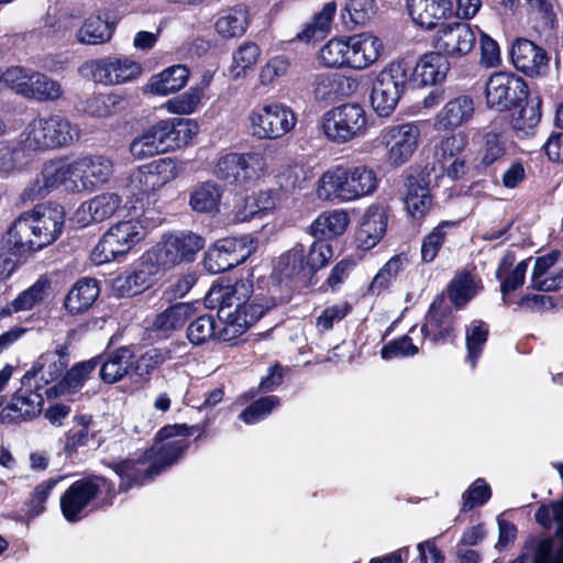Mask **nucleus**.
I'll return each mask as SVG.
<instances>
[{
	"mask_svg": "<svg viewBox=\"0 0 563 563\" xmlns=\"http://www.w3.org/2000/svg\"><path fill=\"white\" fill-rule=\"evenodd\" d=\"M64 212L60 206L36 205L22 212L3 236V246L16 256H25L52 244L60 234Z\"/></svg>",
	"mask_w": 563,
	"mask_h": 563,
	"instance_id": "nucleus-1",
	"label": "nucleus"
},
{
	"mask_svg": "<svg viewBox=\"0 0 563 563\" xmlns=\"http://www.w3.org/2000/svg\"><path fill=\"white\" fill-rule=\"evenodd\" d=\"M253 285L250 280H239L233 285H214L205 297L206 305L218 309L220 319L224 320V333L233 336L243 334L269 308L250 301Z\"/></svg>",
	"mask_w": 563,
	"mask_h": 563,
	"instance_id": "nucleus-2",
	"label": "nucleus"
},
{
	"mask_svg": "<svg viewBox=\"0 0 563 563\" xmlns=\"http://www.w3.org/2000/svg\"><path fill=\"white\" fill-rule=\"evenodd\" d=\"M377 187L378 177L372 167L336 165L321 175L316 194L323 201L346 203L373 195Z\"/></svg>",
	"mask_w": 563,
	"mask_h": 563,
	"instance_id": "nucleus-3",
	"label": "nucleus"
},
{
	"mask_svg": "<svg viewBox=\"0 0 563 563\" xmlns=\"http://www.w3.org/2000/svg\"><path fill=\"white\" fill-rule=\"evenodd\" d=\"M534 518L544 529H551L555 525V536L560 541L558 551L554 552L552 538L530 537L525 543L523 553L510 563H563V501L542 504Z\"/></svg>",
	"mask_w": 563,
	"mask_h": 563,
	"instance_id": "nucleus-4",
	"label": "nucleus"
},
{
	"mask_svg": "<svg viewBox=\"0 0 563 563\" xmlns=\"http://www.w3.org/2000/svg\"><path fill=\"white\" fill-rule=\"evenodd\" d=\"M77 123L60 114L38 117L27 123L21 132V144L33 153L68 146L80 139Z\"/></svg>",
	"mask_w": 563,
	"mask_h": 563,
	"instance_id": "nucleus-5",
	"label": "nucleus"
},
{
	"mask_svg": "<svg viewBox=\"0 0 563 563\" xmlns=\"http://www.w3.org/2000/svg\"><path fill=\"white\" fill-rule=\"evenodd\" d=\"M184 170V164L170 157H164L140 166L128 179L126 189L141 208L156 202V192L166 184L176 179Z\"/></svg>",
	"mask_w": 563,
	"mask_h": 563,
	"instance_id": "nucleus-6",
	"label": "nucleus"
},
{
	"mask_svg": "<svg viewBox=\"0 0 563 563\" xmlns=\"http://www.w3.org/2000/svg\"><path fill=\"white\" fill-rule=\"evenodd\" d=\"M267 169L264 152L227 153L217 158L212 174L227 185L244 187L262 178Z\"/></svg>",
	"mask_w": 563,
	"mask_h": 563,
	"instance_id": "nucleus-7",
	"label": "nucleus"
},
{
	"mask_svg": "<svg viewBox=\"0 0 563 563\" xmlns=\"http://www.w3.org/2000/svg\"><path fill=\"white\" fill-rule=\"evenodd\" d=\"M410 70L407 62L395 60L377 74L372 84L371 104L379 117H388L395 111L406 90Z\"/></svg>",
	"mask_w": 563,
	"mask_h": 563,
	"instance_id": "nucleus-8",
	"label": "nucleus"
},
{
	"mask_svg": "<svg viewBox=\"0 0 563 563\" xmlns=\"http://www.w3.org/2000/svg\"><path fill=\"white\" fill-rule=\"evenodd\" d=\"M198 430V426L185 423L163 427L156 435L155 443L147 451L148 459L152 460L147 468L150 474H159L176 463L189 448L188 438Z\"/></svg>",
	"mask_w": 563,
	"mask_h": 563,
	"instance_id": "nucleus-9",
	"label": "nucleus"
},
{
	"mask_svg": "<svg viewBox=\"0 0 563 563\" xmlns=\"http://www.w3.org/2000/svg\"><path fill=\"white\" fill-rule=\"evenodd\" d=\"M146 231L140 221H119L111 225L91 252L96 265L111 262L128 254L145 238Z\"/></svg>",
	"mask_w": 563,
	"mask_h": 563,
	"instance_id": "nucleus-10",
	"label": "nucleus"
},
{
	"mask_svg": "<svg viewBox=\"0 0 563 563\" xmlns=\"http://www.w3.org/2000/svg\"><path fill=\"white\" fill-rule=\"evenodd\" d=\"M205 244V239L191 231L168 234L147 252V260L157 267L169 269L181 263L194 262Z\"/></svg>",
	"mask_w": 563,
	"mask_h": 563,
	"instance_id": "nucleus-11",
	"label": "nucleus"
},
{
	"mask_svg": "<svg viewBox=\"0 0 563 563\" xmlns=\"http://www.w3.org/2000/svg\"><path fill=\"white\" fill-rule=\"evenodd\" d=\"M249 128L258 140H277L296 125L295 112L284 103L268 102L255 106L247 115Z\"/></svg>",
	"mask_w": 563,
	"mask_h": 563,
	"instance_id": "nucleus-12",
	"label": "nucleus"
},
{
	"mask_svg": "<svg viewBox=\"0 0 563 563\" xmlns=\"http://www.w3.org/2000/svg\"><path fill=\"white\" fill-rule=\"evenodd\" d=\"M325 136L335 143L361 137L367 130V115L358 103H344L327 111L322 118Z\"/></svg>",
	"mask_w": 563,
	"mask_h": 563,
	"instance_id": "nucleus-13",
	"label": "nucleus"
},
{
	"mask_svg": "<svg viewBox=\"0 0 563 563\" xmlns=\"http://www.w3.org/2000/svg\"><path fill=\"white\" fill-rule=\"evenodd\" d=\"M198 132V125L188 119L168 118L159 120L142 134L156 155L187 145Z\"/></svg>",
	"mask_w": 563,
	"mask_h": 563,
	"instance_id": "nucleus-14",
	"label": "nucleus"
},
{
	"mask_svg": "<svg viewBox=\"0 0 563 563\" xmlns=\"http://www.w3.org/2000/svg\"><path fill=\"white\" fill-rule=\"evenodd\" d=\"M198 132V125L188 119L168 118L159 120L142 134L156 155L187 145Z\"/></svg>",
	"mask_w": 563,
	"mask_h": 563,
	"instance_id": "nucleus-15",
	"label": "nucleus"
},
{
	"mask_svg": "<svg viewBox=\"0 0 563 563\" xmlns=\"http://www.w3.org/2000/svg\"><path fill=\"white\" fill-rule=\"evenodd\" d=\"M528 93L526 81L512 73H494L486 81V103L497 111L519 107Z\"/></svg>",
	"mask_w": 563,
	"mask_h": 563,
	"instance_id": "nucleus-16",
	"label": "nucleus"
},
{
	"mask_svg": "<svg viewBox=\"0 0 563 563\" xmlns=\"http://www.w3.org/2000/svg\"><path fill=\"white\" fill-rule=\"evenodd\" d=\"M421 131L416 123L389 125L382 130L380 140L387 147V159L394 166L407 163L418 148Z\"/></svg>",
	"mask_w": 563,
	"mask_h": 563,
	"instance_id": "nucleus-17",
	"label": "nucleus"
},
{
	"mask_svg": "<svg viewBox=\"0 0 563 563\" xmlns=\"http://www.w3.org/2000/svg\"><path fill=\"white\" fill-rule=\"evenodd\" d=\"M92 79L102 85H120L136 79L142 73L140 63L129 57L108 56L86 64Z\"/></svg>",
	"mask_w": 563,
	"mask_h": 563,
	"instance_id": "nucleus-18",
	"label": "nucleus"
},
{
	"mask_svg": "<svg viewBox=\"0 0 563 563\" xmlns=\"http://www.w3.org/2000/svg\"><path fill=\"white\" fill-rule=\"evenodd\" d=\"M106 484L107 481L103 477H87L73 483L60 496V510L65 519L70 522L80 520L85 508Z\"/></svg>",
	"mask_w": 563,
	"mask_h": 563,
	"instance_id": "nucleus-19",
	"label": "nucleus"
},
{
	"mask_svg": "<svg viewBox=\"0 0 563 563\" xmlns=\"http://www.w3.org/2000/svg\"><path fill=\"white\" fill-rule=\"evenodd\" d=\"M476 44L474 29L465 22L442 24L437 32L434 47L443 55L452 58L466 56Z\"/></svg>",
	"mask_w": 563,
	"mask_h": 563,
	"instance_id": "nucleus-20",
	"label": "nucleus"
},
{
	"mask_svg": "<svg viewBox=\"0 0 563 563\" xmlns=\"http://www.w3.org/2000/svg\"><path fill=\"white\" fill-rule=\"evenodd\" d=\"M43 396L34 387L22 385L11 401L1 409V423H19L37 417L43 410Z\"/></svg>",
	"mask_w": 563,
	"mask_h": 563,
	"instance_id": "nucleus-21",
	"label": "nucleus"
},
{
	"mask_svg": "<svg viewBox=\"0 0 563 563\" xmlns=\"http://www.w3.org/2000/svg\"><path fill=\"white\" fill-rule=\"evenodd\" d=\"M514 66L528 76H540L548 69L549 57L545 51L533 42L519 38L511 47Z\"/></svg>",
	"mask_w": 563,
	"mask_h": 563,
	"instance_id": "nucleus-22",
	"label": "nucleus"
},
{
	"mask_svg": "<svg viewBox=\"0 0 563 563\" xmlns=\"http://www.w3.org/2000/svg\"><path fill=\"white\" fill-rule=\"evenodd\" d=\"M77 181L84 189H93L110 180L113 175V162L101 155L82 156L74 159Z\"/></svg>",
	"mask_w": 563,
	"mask_h": 563,
	"instance_id": "nucleus-23",
	"label": "nucleus"
},
{
	"mask_svg": "<svg viewBox=\"0 0 563 563\" xmlns=\"http://www.w3.org/2000/svg\"><path fill=\"white\" fill-rule=\"evenodd\" d=\"M67 366L64 355L57 352H47L42 354L27 371L23 378L22 385L40 388V383L47 385L59 378Z\"/></svg>",
	"mask_w": 563,
	"mask_h": 563,
	"instance_id": "nucleus-24",
	"label": "nucleus"
},
{
	"mask_svg": "<svg viewBox=\"0 0 563 563\" xmlns=\"http://www.w3.org/2000/svg\"><path fill=\"white\" fill-rule=\"evenodd\" d=\"M412 21L426 30L434 29L452 13L450 0H407Z\"/></svg>",
	"mask_w": 563,
	"mask_h": 563,
	"instance_id": "nucleus-25",
	"label": "nucleus"
},
{
	"mask_svg": "<svg viewBox=\"0 0 563 563\" xmlns=\"http://www.w3.org/2000/svg\"><path fill=\"white\" fill-rule=\"evenodd\" d=\"M350 67L364 69L378 60L383 52L382 41L368 33L349 37Z\"/></svg>",
	"mask_w": 563,
	"mask_h": 563,
	"instance_id": "nucleus-26",
	"label": "nucleus"
},
{
	"mask_svg": "<svg viewBox=\"0 0 563 563\" xmlns=\"http://www.w3.org/2000/svg\"><path fill=\"white\" fill-rule=\"evenodd\" d=\"M387 228V214L383 207L371 206L363 216L356 242L358 247L369 250L374 247L384 236Z\"/></svg>",
	"mask_w": 563,
	"mask_h": 563,
	"instance_id": "nucleus-27",
	"label": "nucleus"
},
{
	"mask_svg": "<svg viewBox=\"0 0 563 563\" xmlns=\"http://www.w3.org/2000/svg\"><path fill=\"white\" fill-rule=\"evenodd\" d=\"M559 257V252H551L536 260L531 274V288L539 291H554L563 286V271L551 272Z\"/></svg>",
	"mask_w": 563,
	"mask_h": 563,
	"instance_id": "nucleus-28",
	"label": "nucleus"
},
{
	"mask_svg": "<svg viewBox=\"0 0 563 563\" xmlns=\"http://www.w3.org/2000/svg\"><path fill=\"white\" fill-rule=\"evenodd\" d=\"M474 114V102L468 96H459L448 101L435 117L440 130L454 129L467 122Z\"/></svg>",
	"mask_w": 563,
	"mask_h": 563,
	"instance_id": "nucleus-29",
	"label": "nucleus"
},
{
	"mask_svg": "<svg viewBox=\"0 0 563 563\" xmlns=\"http://www.w3.org/2000/svg\"><path fill=\"white\" fill-rule=\"evenodd\" d=\"M449 62L439 51L422 56L412 71L413 81L418 86L435 85L446 77Z\"/></svg>",
	"mask_w": 563,
	"mask_h": 563,
	"instance_id": "nucleus-30",
	"label": "nucleus"
},
{
	"mask_svg": "<svg viewBox=\"0 0 563 563\" xmlns=\"http://www.w3.org/2000/svg\"><path fill=\"white\" fill-rule=\"evenodd\" d=\"M114 24L100 14H90L76 31L75 38L81 45H102L113 36Z\"/></svg>",
	"mask_w": 563,
	"mask_h": 563,
	"instance_id": "nucleus-31",
	"label": "nucleus"
},
{
	"mask_svg": "<svg viewBox=\"0 0 563 563\" xmlns=\"http://www.w3.org/2000/svg\"><path fill=\"white\" fill-rule=\"evenodd\" d=\"M406 186V210L415 219L423 218L432 208V197L424 177H409Z\"/></svg>",
	"mask_w": 563,
	"mask_h": 563,
	"instance_id": "nucleus-32",
	"label": "nucleus"
},
{
	"mask_svg": "<svg viewBox=\"0 0 563 563\" xmlns=\"http://www.w3.org/2000/svg\"><path fill=\"white\" fill-rule=\"evenodd\" d=\"M154 264L147 260L146 254L139 269L115 279L114 288L117 292L122 297H132L148 288L153 283L152 276L157 272Z\"/></svg>",
	"mask_w": 563,
	"mask_h": 563,
	"instance_id": "nucleus-33",
	"label": "nucleus"
},
{
	"mask_svg": "<svg viewBox=\"0 0 563 563\" xmlns=\"http://www.w3.org/2000/svg\"><path fill=\"white\" fill-rule=\"evenodd\" d=\"M152 460L147 452L142 457L129 459L113 465V471L121 478L120 489L128 490L133 483L143 484L146 478H152L156 474H150L147 471Z\"/></svg>",
	"mask_w": 563,
	"mask_h": 563,
	"instance_id": "nucleus-34",
	"label": "nucleus"
},
{
	"mask_svg": "<svg viewBox=\"0 0 563 563\" xmlns=\"http://www.w3.org/2000/svg\"><path fill=\"white\" fill-rule=\"evenodd\" d=\"M514 262L515 256L511 253H507L496 269V277L501 282L500 291L505 303H508L506 295L523 285L528 269V260H525L518 263L516 267L509 272Z\"/></svg>",
	"mask_w": 563,
	"mask_h": 563,
	"instance_id": "nucleus-35",
	"label": "nucleus"
},
{
	"mask_svg": "<svg viewBox=\"0 0 563 563\" xmlns=\"http://www.w3.org/2000/svg\"><path fill=\"white\" fill-rule=\"evenodd\" d=\"M222 197V188L211 181H202L192 187L189 194V206L199 213L218 210Z\"/></svg>",
	"mask_w": 563,
	"mask_h": 563,
	"instance_id": "nucleus-36",
	"label": "nucleus"
},
{
	"mask_svg": "<svg viewBox=\"0 0 563 563\" xmlns=\"http://www.w3.org/2000/svg\"><path fill=\"white\" fill-rule=\"evenodd\" d=\"M132 352L128 347H120L111 352L100 365V377L107 384L121 380L131 371Z\"/></svg>",
	"mask_w": 563,
	"mask_h": 563,
	"instance_id": "nucleus-37",
	"label": "nucleus"
},
{
	"mask_svg": "<svg viewBox=\"0 0 563 563\" xmlns=\"http://www.w3.org/2000/svg\"><path fill=\"white\" fill-rule=\"evenodd\" d=\"M99 295L95 279H80L69 290L65 298L64 306L73 314L87 310Z\"/></svg>",
	"mask_w": 563,
	"mask_h": 563,
	"instance_id": "nucleus-38",
	"label": "nucleus"
},
{
	"mask_svg": "<svg viewBox=\"0 0 563 563\" xmlns=\"http://www.w3.org/2000/svg\"><path fill=\"white\" fill-rule=\"evenodd\" d=\"M122 199L115 192L100 194L82 203L78 213H88L92 222H102L111 218L121 207Z\"/></svg>",
	"mask_w": 563,
	"mask_h": 563,
	"instance_id": "nucleus-39",
	"label": "nucleus"
},
{
	"mask_svg": "<svg viewBox=\"0 0 563 563\" xmlns=\"http://www.w3.org/2000/svg\"><path fill=\"white\" fill-rule=\"evenodd\" d=\"M249 25V13L245 7L238 5L219 16L214 23L217 33L223 38L242 36Z\"/></svg>",
	"mask_w": 563,
	"mask_h": 563,
	"instance_id": "nucleus-40",
	"label": "nucleus"
},
{
	"mask_svg": "<svg viewBox=\"0 0 563 563\" xmlns=\"http://www.w3.org/2000/svg\"><path fill=\"white\" fill-rule=\"evenodd\" d=\"M350 223L349 213L344 210L322 212L311 224L313 235L333 238L343 234Z\"/></svg>",
	"mask_w": 563,
	"mask_h": 563,
	"instance_id": "nucleus-41",
	"label": "nucleus"
},
{
	"mask_svg": "<svg viewBox=\"0 0 563 563\" xmlns=\"http://www.w3.org/2000/svg\"><path fill=\"white\" fill-rule=\"evenodd\" d=\"M189 70L184 65H175L151 80V90L156 95H168L180 90L188 80Z\"/></svg>",
	"mask_w": 563,
	"mask_h": 563,
	"instance_id": "nucleus-42",
	"label": "nucleus"
},
{
	"mask_svg": "<svg viewBox=\"0 0 563 563\" xmlns=\"http://www.w3.org/2000/svg\"><path fill=\"white\" fill-rule=\"evenodd\" d=\"M99 361L91 358L74 365L60 380L53 388L56 395H70L77 391L84 383L88 379L89 375L99 366Z\"/></svg>",
	"mask_w": 563,
	"mask_h": 563,
	"instance_id": "nucleus-43",
	"label": "nucleus"
},
{
	"mask_svg": "<svg viewBox=\"0 0 563 563\" xmlns=\"http://www.w3.org/2000/svg\"><path fill=\"white\" fill-rule=\"evenodd\" d=\"M506 154V140L501 130L493 129L483 134L478 153V167L486 168Z\"/></svg>",
	"mask_w": 563,
	"mask_h": 563,
	"instance_id": "nucleus-44",
	"label": "nucleus"
},
{
	"mask_svg": "<svg viewBox=\"0 0 563 563\" xmlns=\"http://www.w3.org/2000/svg\"><path fill=\"white\" fill-rule=\"evenodd\" d=\"M276 268L285 278L308 277L310 274L306 263V250L303 245L296 244L280 256Z\"/></svg>",
	"mask_w": 563,
	"mask_h": 563,
	"instance_id": "nucleus-45",
	"label": "nucleus"
},
{
	"mask_svg": "<svg viewBox=\"0 0 563 563\" xmlns=\"http://www.w3.org/2000/svg\"><path fill=\"white\" fill-rule=\"evenodd\" d=\"M172 355L165 349H150L132 361L131 371L140 380L148 382L152 373L162 366Z\"/></svg>",
	"mask_w": 563,
	"mask_h": 563,
	"instance_id": "nucleus-46",
	"label": "nucleus"
},
{
	"mask_svg": "<svg viewBox=\"0 0 563 563\" xmlns=\"http://www.w3.org/2000/svg\"><path fill=\"white\" fill-rule=\"evenodd\" d=\"M336 13V3L327 2L322 9L317 12L311 23L297 34L300 41L309 42L317 37H323L330 30L331 22Z\"/></svg>",
	"mask_w": 563,
	"mask_h": 563,
	"instance_id": "nucleus-47",
	"label": "nucleus"
},
{
	"mask_svg": "<svg viewBox=\"0 0 563 563\" xmlns=\"http://www.w3.org/2000/svg\"><path fill=\"white\" fill-rule=\"evenodd\" d=\"M42 181L46 184L49 191L65 184L67 180L77 183V173L74 168V161L70 163L64 161H51L46 163L41 173Z\"/></svg>",
	"mask_w": 563,
	"mask_h": 563,
	"instance_id": "nucleus-48",
	"label": "nucleus"
},
{
	"mask_svg": "<svg viewBox=\"0 0 563 563\" xmlns=\"http://www.w3.org/2000/svg\"><path fill=\"white\" fill-rule=\"evenodd\" d=\"M32 154L21 144V134L15 141H0V175L14 172Z\"/></svg>",
	"mask_w": 563,
	"mask_h": 563,
	"instance_id": "nucleus-49",
	"label": "nucleus"
},
{
	"mask_svg": "<svg viewBox=\"0 0 563 563\" xmlns=\"http://www.w3.org/2000/svg\"><path fill=\"white\" fill-rule=\"evenodd\" d=\"M349 37L330 40L319 52L321 64L327 67H350Z\"/></svg>",
	"mask_w": 563,
	"mask_h": 563,
	"instance_id": "nucleus-50",
	"label": "nucleus"
},
{
	"mask_svg": "<svg viewBox=\"0 0 563 563\" xmlns=\"http://www.w3.org/2000/svg\"><path fill=\"white\" fill-rule=\"evenodd\" d=\"M191 316V307L181 302L168 307L156 316L153 328L162 332H170L180 329Z\"/></svg>",
	"mask_w": 563,
	"mask_h": 563,
	"instance_id": "nucleus-51",
	"label": "nucleus"
},
{
	"mask_svg": "<svg viewBox=\"0 0 563 563\" xmlns=\"http://www.w3.org/2000/svg\"><path fill=\"white\" fill-rule=\"evenodd\" d=\"M261 55L260 47L253 42L243 43L234 53L233 62L229 68L230 76L233 79L244 77L258 62Z\"/></svg>",
	"mask_w": 563,
	"mask_h": 563,
	"instance_id": "nucleus-52",
	"label": "nucleus"
},
{
	"mask_svg": "<svg viewBox=\"0 0 563 563\" xmlns=\"http://www.w3.org/2000/svg\"><path fill=\"white\" fill-rule=\"evenodd\" d=\"M457 225L455 221L440 222L421 243V258L424 263H431L435 260L440 249L445 242L449 232Z\"/></svg>",
	"mask_w": 563,
	"mask_h": 563,
	"instance_id": "nucleus-53",
	"label": "nucleus"
},
{
	"mask_svg": "<svg viewBox=\"0 0 563 563\" xmlns=\"http://www.w3.org/2000/svg\"><path fill=\"white\" fill-rule=\"evenodd\" d=\"M48 283L46 280H37L29 289L21 292L7 308L2 309L1 316H10L12 311L32 309L44 299Z\"/></svg>",
	"mask_w": 563,
	"mask_h": 563,
	"instance_id": "nucleus-54",
	"label": "nucleus"
},
{
	"mask_svg": "<svg viewBox=\"0 0 563 563\" xmlns=\"http://www.w3.org/2000/svg\"><path fill=\"white\" fill-rule=\"evenodd\" d=\"M406 258L401 255L391 257L374 276L368 291L373 295H379L387 289L394 280H396L398 274L404 269Z\"/></svg>",
	"mask_w": 563,
	"mask_h": 563,
	"instance_id": "nucleus-55",
	"label": "nucleus"
},
{
	"mask_svg": "<svg viewBox=\"0 0 563 563\" xmlns=\"http://www.w3.org/2000/svg\"><path fill=\"white\" fill-rule=\"evenodd\" d=\"M62 93L63 89L58 81L51 79L44 74L34 73L26 98L47 101L58 99Z\"/></svg>",
	"mask_w": 563,
	"mask_h": 563,
	"instance_id": "nucleus-56",
	"label": "nucleus"
},
{
	"mask_svg": "<svg viewBox=\"0 0 563 563\" xmlns=\"http://www.w3.org/2000/svg\"><path fill=\"white\" fill-rule=\"evenodd\" d=\"M451 301L459 308L465 306L476 294L474 278L467 272H462L451 282L449 289Z\"/></svg>",
	"mask_w": 563,
	"mask_h": 563,
	"instance_id": "nucleus-57",
	"label": "nucleus"
},
{
	"mask_svg": "<svg viewBox=\"0 0 563 563\" xmlns=\"http://www.w3.org/2000/svg\"><path fill=\"white\" fill-rule=\"evenodd\" d=\"M92 422L91 416L80 415L74 417V426L66 433L65 449L67 451L76 450L88 443L89 439L93 437L90 431Z\"/></svg>",
	"mask_w": 563,
	"mask_h": 563,
	"instance_id": "nucleus-58",
	"label": "nucleus"
},
{
	"mask_svg": "<svg viewBox=\"0 0 563 563\" xmlns=\"http://www.w3.org/2000/svg\"><path fill=\"white\" fill-rule=\"evenodd\" d=\"M217 321L211 314H203L191 321L187 328V338L195 344L200 345L216 336Z\"/></svg>",
	"mask_w": 563,
	"mask_h": 563,
	"instance_id": "nucleus-59",
	"label": "nucleus"
},
{
	"mask_svg": "<svg viewBox=\"0 0 563 563\" xmlns=\"http://www.w3.org/2000/svg\"><path fill=\"white\" fill-rule=\"evenodd\" d=\"M203 96L199 87H192L187 92L174 97L166 101L165 108L168 112L175 114H191L198 108Z\"/></svg>",
	"mask_w": 563,
	"mask_h": 563,
	"instance_id": "nucleus-60",
	"label": "nucleus"
},
{
	"mask_svg": "<svg viewBox=\"0 0 563 563\" xmlns=\"http://www.w3.org/2000/svg\"><path fill=\"white\" fill-rule=\"evenodd\" d=\"M466 144L467 137L464 133L448 135L435 146L434 159L444 167V164L459 155Z\"/></svg>",
	"mask_w": 563,
	"mask_h": 563,
	"instance_id": "nucleus-61",
	"label": "nucleus"
},
{
	"mask_svg": "<svg viewBox=\"0 0 563 563\" xmlns=\"http://www.w3.org/2000/svg\"><path fill=\"white\" fill-rule=\"evenodd\" d=\"M277 183L282 190L295 192L301 190L307 185V173L303 166L299 164L287 165L277 176Z\"/></svg>",
	"mask_w": 563,
	"mask_h": 563,
	"instance_id": "nucleus-62",
	"label": "nucleus"
},
{
	"mask_svg": "<svg viewBox=\"0 0 563 563\" xmlns=\"http://www.w3.org/2000/svg\"><path fill=\"white\" fill-rule=\"evenodd\" d=\"M342 77L333 74L317 75L313 81V92L320 100H333L342 89Z\"/></svg>",
	"mask_w": 563,
	"mask_h": 563,
	"instance_id": "nucleus-63",
	"label": "nucleus"
},
{
	"mask_svg": "<svg viewBox=\"0 0 563 563\" xmlns=\"http://www.w3.org/2000/svg\"><path fill=\"white\" fill-rule=\"evenodd\" d=\"M120 101L117 95H97L86 101L85 111L95 118H108L114 114Z\"/></svg>",
	"mask_w": 563,
	"mask_h": 563,
	"instance_id": "nucleus-64",
	"label": "nucleus"
}]
</instances>
